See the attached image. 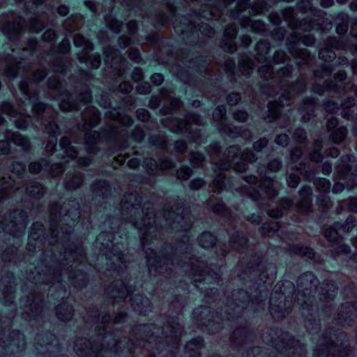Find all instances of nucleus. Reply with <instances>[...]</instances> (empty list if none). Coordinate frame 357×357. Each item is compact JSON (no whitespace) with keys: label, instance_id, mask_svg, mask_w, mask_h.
<instances>
[{"label":"nucleus","instance_id":"nucleus-32","mask_svg":"<svg viewBox=\"0 0 357 357\" xmlns=\"http://www.w3.org/2000/svg\"><path fill=\"white\" fill-rule=\"evenodd\" d=\"M277 295L278 294L276 292L271 295L270 298V312L274 317H284L285 312L282 311L281 307L275 304L276 301H275V298H278ZM278 296L279 299H282L283 298L282 294H278Z\"/></svg>","mask_w":357,"mask_h":357},{"label":"nucleus","instance_id":"nucleus-43","mask_svg":"<svg viewBox=\"0 0 357 357\" xmlns=\"http://www.w3.org/2000/svg\"><path fill=\"white\" fill-rule=\"evenodd\" d=\"M24 21L20 17L14 19L11 24H9V29L15 35L19 34L24 29Z\"/></svg>","mask_w":357,"mask_h":357},{"label":"nucleus","instance_id":"nucleus-29","mask_svg":"<svg viewBox=\"0 0 357 357\" xmlns=\"http://www.w3.org/2000/svg\"><path fill=\"white\" fill-rule=\"evenodd\" d=\"M73 314V310L70 305L64 303L56 307V316L58 319L62 321L70 320Z\"/></svg>","mask_w":357,"mask_h":357},{"label":"nucleus","instance_id":"nucleus-30","mask_svg":"<svg viewBox=\"0 0 357 357\" xmlns=\"http://www.w3.org/2000/svg\"><path fill=\"white\" fill-rule=\"evenodd\" d=\"M84 118L85 119L86 123L90 127H93L98 124L100 119V115L98 110L94 107H89L87 111L84 113Z\"/></svg>","mask_w":357,"mask_h":357},{"label":"nucleus","instance_id":"nucleus-49","mask_svg":"<svg viewBox=\"0 0 357 357\" xmlns=\"http://www.w3.org/2000/svg\"><path fill=\"white\" fill-rule=\"evenodd\" d=\"M293 251L296 254L306 257L309 259L313 258L314 255L313 250L311 248H307V247L303 248V247H298L296 245V246L294 247Z\"/></svg>","mask_w":357,"mask_h":357},{"label":"nucleus","instance_id":"nucleus-21","mask_svg":"<svg viewBox=\"0 0 357 357\" xmlns=\"http://www.w3.org/2000/svg\"><path fill=\"white\" fill-rule=\"evenodd\" d=\"M5 137L15 144L22 147L24 151H27L30 147V144L27 138L21 135L19 132H12L7 130L5 133Z\"/></svg>","mask_w":357,"mask_h":357},{"label":"nucleus","instance_id":"nucleus-19","mask_svg":"<svg viewBox=\"0 0 357 357\" xmlns=\"http://www.w3.org/2000/svg\"><path fill=\"white\" fill-rule=\"evenodd\" d=\"M45 126L46 131L51 135V139L48 140L45 149L47 152L52 153L54 152L56 146V139L55 137L59 134V127L52 121H50L47 124H45Z\"/></svg>","mask_w":357,"mask_h":357},{"label":"nucleus","instance_id":"nucleus-11","mask_svg":"<svg viewBox=\"0 0 357 357\" xmlns=\"http://www.w3.org/2000/svg\"><path fill=\"white\" fill-rule=\"evenodd\" d=\"M188 214V212H184L183 209L181 214L178 213H176L174 211H165L163 213V219L166 222V225H172L173 229H178V225H181V228L187 229L190 225L191 221L188 218H185V215Z\"/></svg>","mask_w":357,"mask_h":357},{"label":"nucleus","instance_id":"nucleus-54","mask_svg":"<svg viewBox=\"0 0 357 357\" xmlns=\"http://www.w3.org/2000/svg\"><path fill=\"white\" fill-rule=\"evenodd\" d=\"M226 114V109L224 106H218L213 112V118L218 122H222Z\"/></svg>","mask_w":357,"mask_h":357},{"label":"nucleus","instance_id":"nucleus-53","mask_svg":"<svg viewBox=\"0 0 357 357\" xmlns=\"http://www.w3.org/2000/svg\"><path fill=\"white\" fill-rule=\"evenodd\" d=\"M29 29L34 32L40 31L45 26L43 22L39 19H31L29 24Z\"/></svg>","mask_w":357,"mask_h":357},{"label":"nucleus","instance_id":"nucleus-18","mask_svg":"<svg viewBox=\"0 0 357 357\" xmlns=\"http://www.w3.org/2000/svg\"><path fill=\"white\" fill-rule=\"evenodd\" d=\"M259 186L264 189V192L270 198L276 196L279 189L278 183L268 177L261 178L259 181Z\"/></svg>","mask_w":357,"mask_h":357},{"label":"nucleus","instance_id":"nucleus-9","mask_svg":"<svg viewBox=\"0 0 357 357\" xmlns=\"http://www.w3.org/2000/svg\"><path fill=\"white\" fill-rule=\"evenodd\" d=\"M340 223L335 222L333 226L327 228L324 231V236L326 239L331 243H335L334 249L332 250V255L334 257L340 253H347L349 251V247L341 243L340 237L341 236Z\"/></svg>","mask_w":357,"mask_h":357},{"label":"nucleus","instance_id":"nucleus-42","mask_svg":"<svg viewBox=\"0 0 357 357\" xmlns=\"http://www.w3.org/2000/svg\"><path fill=\"white\" fill-rule=\"evenodd\" d=\"M247 238L238 232L236 236H232L231 237V246L238 250H240L241 248L245 247L247 244Z\"/></svg>","mask_w":357,"mask_h":357},{"label":"nucleus","instance_id":"nucleus-1","mask_svg":"<svg viewBox=\"0 0 357 357\" xmlns=\"http://www.w3.org/2000/svg\"><path fill=\"white\" fill-rule=\"evenodd\" d=\"M142 211L144 216L141 221H135L132 224L141 234V242L145 250L149 272L152 273L154 271L159 273H163L164 266L167 265L169 259L167 257L160 258L152 248L146 246L149 243V237L152 239L153 236H156V234H154L158 230L156 222H158L161 225L162 222L165 221L163 218L161 219L158 215L154 213L152 205L149 203L144 205ZM165 225H167L166 222H165Z\"/></svg>","mask_w":357,"mask_h":357},{"label":"nucleus","instance_id":"nucleus-41","mask_svg":"<svg viewBox=\"0 0 357 357\" xmlns=\"http://www.w3.org/2000/svg\"><path fill=\"white\" fill-rule=\"evenodd\" d=\"M126 318V314L120 313L119 316H116L114 319H111L110 316L106 315L102 317V322L104 325L103 326V331H106V328H109V325L110 324H117L123 321L124 319Z\"/></svg>","mask_w":357,"mask_h":357},{"label":"nucleus","instance_id":"nucleus-62","mask_svg":"<svg viewBox=\"0 0 357 357\" xmlns=\"http://www.w3.org/2000/svg\"><path fill=\"white\" fill-rule=\"evenodd\" d=\"M328 45L331 47L337 50L344 49L345 45L342 42L337 40L335 38H330L328 39Z\"/></svg>","mask_w":357,"mask_h":357},{"label":"nucleus","instance_id":"nucleus-28","mask_svg":"<svg viewBox=\"0 0 357 357\" xmlns=\"http://www.w3.org/2000/svg\"><path fill=\"white\" fill-rule=\"evenodd\" d=\"M117 285L115 284V287ZM132 292L131 287L126 286L123 282H121V287L115 288L112 290V296L117 301V299L122 298L124 302L127 301V299L130 296Z\"/></svg>","mask_w":357,"mask_h":357},{"label":"nucleus","instance_id":"nucleus-22","mask_svg":"<svg viewBox=\"0 0 357 357\" xmlns=\"http://www.w3.org/2000/svg\"><path fill=\"white\" fill-rule=\"evenodd\" d=\"M129 301L131 302L133 310L139 314L145 312L150 304L149 299L140 294H136L133 298H129Z\"/></svg>","mask_w":357,"mask_h":357},{"label":"nucleus","instance_id":"nucleus-55","mask_svg":"<svg viewBox=\"0 0 357 357\" xmlns=\"http://www.w3.org/2000/svg\"><path fill=\"white\" fill-rule=\"evenodd\" d=\"M170 328V335H167V337H169L171 338H174L175 341H177L178 337L181 335V326L179 324L176 323L175 326H171Z\"/></svg>","mask_w":357,"mask_h":357},{"label":"nucleus","instance_id":"nucleus-37","mask_svg":"<svg viewBox=\"0 0 357 357\" xmlns=\"http://www.w3.org/2000/svg\"><path fill=\"white\" fill-rule=\"evenodd\" d=\"M32 109L38 115H42L43 119L45 116L53 117L54 115V112L51 110V108L42 102L34 104L32 105Z\"/></svg>","mask_w":357,"mask_h":357},{"label":"nucleus","instance_id":"nucleus-61","mask_svg":"<svg viewBox=\"0 0 357 357\" xmlns=\"http://www.w3.org/2000/svg\"><path fill=\"white\" fill-rule=\"evenodd\" d=\"M144 164L149 172V174H154V171L158 168L156 161L151 158H148L144 160Z\"/></svg>","mask_w":357,"mask_h":357},{"label":"nucleus","instance_id":"nucleus-5","mask_svg":"<svg viewBox=\"0 0 357 357\" xmlns=\"http://www.w3.org/2000/svg\"><path fill=\"white\" fill-rule=\"evenodd\" d=\"M275 333L278 335V340L271 339L270 342L273 347H275L280 352H283L284 350L285 351L289 350V354L295 356L296 354L301 355L305 351L303 346L289 333L282 331H275Z\"/></svg>","mask_w":357,"mask_h":357},{"label":"nucleus","instance_id":"nucleus-64","mask_svg":"<svg viewBox=\"0 0 357 357\" xmlns=\"http://www.w3.org/2000/svg\"><path fill=\"white\" fill-rule=\"evenodd\" d=\"M287 184L291 188H296L297 187L298 183H299V177L295 174H291L287 179Z\"/></svg>","mask_w":357,"mask_h":357},{"label":"nucleus","instance_id":"nucleus-7","mask_svg":"<svg viewBox=\"0 0 357 357\" xmlns=\"http://www.w3.org/2000/svg\"><path fill=\"white\" fill-rule=\"evenodd\" d=\"M331 339V337H330ZM349 349L344 343L339 345L334 343L333 340H326V345H319L314 350L316 357H346L349 355Z\"/></svg>","mask_w":357,"mask_h":357},{"label":"nucleus","instance_id":"nucleus-36","mask_svg":"<svg viewBox=\"0 0 357 357\" xmlns=\"http://www.w3.org/2000/svg\"><path fill=\"white\" fill-rule=\"evenodd\" d=\"M99 134L95 131L87 132L85 135L86 148L89 153L96 152L94 145L96 144Z\"/></svg>","mask_w":357,"mask_h":357},{"label":"nucleus","instance_id":"nucleus-60","mask_svg":"<svg viewBox=\"0 0 357 357\" xmlns=\"http://www.w3.org/2000/svg\"><path fill=\"white\" fill-rule=\"evenodd\" d=\"M19 114L20 119L15 120V123L18 128L24 129L28 126L27 120L29 119V116H24L21 113Z\"/></svg>","mask_w":357,"mask_h":357},{"label":"nucleus","instance_id":"nucleus-39","mask_svg":"<svg viewBox=\"0 0 357 357\" xmlns=\"http://www.w3.org/2000/svg\"><path fill=\"white\" fill-rule=\"evenodd\" d=\"M215 237L209 232H204L199 239L200 245L204 248L212 247L215 244Z\"/></svg>","mask_w":357,"mask_h":357},{"label":"nucleus","instance_id":"nucleus-58","mask_svg":"<svg viewBox=\"0 0 357 357\" xmlns=\"http://www.w3.org/2000/svg\"><path fill=\"white\" fill-rule=\"evenodd\" d=\"M1 112L13 117H16L17 114V112L14 110L13 106L7 102H5L2 104Z\"/></svg>","mask_w":357,"mask_h":357},{"label":"nucleus","instance_id":"nucleus-6","mask_svg":"<svg viewBox=\"0 0 357 357\" xmlns=\"http://www.w3.org/2000/svg\"><path fill=\"white\" fill-rule=\"evenodd\" d=\"M202 125V119L195 114H188L184 121L177 119H165L163 124L174 132H187L190 130V124Z\"/></svg>","mask_w":357,"mask_h":357},{"label":"nucleus","instance_id":"nucleus-56","mask_svg":"<svg viewBox=\"0 0 357 357\" xmlns=\"http://www.w3.org/2000/svg\"><path fill=\"white\" fill-rule=\"evenodd\" d=\"M204 158V155L199 153H192L190 160L193 166L198 167L202 165Z\"/></svg>","mask_w":357,"mask_h":357},{"label":"nucleus","instance_id":"nucleus-25","mask_svg":"<svg viewBox=\"0 0 357 357\" xmlns=\"http://www.w3.org/2000/svg\"><path fill=\"white\" fill-rule=\"evenodd\" d=\"M202 346L203 339L200 337H196L186 344L185 353L189 357H200L199 351Z\"/></svg>","mask_w":357,"mask_h":357},{"label":"nucleus","instance_id":"nucleus-8","mask_svg":"<svg viewBox=\"0 0 357 357\" xmlns=\"http://www.w3.org/2000/svg\"><path fill=\"white\" fill-rule=\"evenodd\" d=\"M140 206L141 198L136 194L130 193L125 195L121 203L122 215L132 223L135 222L132 216L139 213Z\"/></svg>","mask_w":357,"mask_h":357},{"label":"nucleus","instance_id":"nucleus-10","mask_svg":"<svg viewBox=\"0 0 357 357\" xmlns=\"http://www.w3.org/2000/svg\"><path fill=\"white\" fill-rule=\"evenodd\" d=\"M262 299L258 297L250 299V296L248 295V292L244 290H240L238 291V296L236 301V307L234 309V312H240V309L250 308L254 311H257L258 309L255 307V305H259L261 307L264 305L262 303Z\"/></svg>","mask_w":357,"mask_h":357},{"label":"nucleus","instance_id":"nucleus-57","mask_svg":"<svg viewBox=\"0 0 357 357\" xmlns=\"http://www.w3.org/2000/svg\"><path fill=\"white\" fill-rule=\"evenodd\" d=\"M192 170L188 167H181L177 171V177L179 179L187 180L192 174Z\"/></svg>","mask_w":357,"mask_h":357},{"label":"nucleus","instance_id":"nucleus-59","mask_svg":"<svg viewBox=\"0 0 357 357\" xmlns=\"http://www.w3.org/2000/svg\"><path fill=\"white\" fill-rule=\"evenodd\" d=\"M43 165H47L45 160H42L41 162H32L29 165V169L31 173H38L43 168Z\"/></svg>","mask_w":357,"mask_h":357},{"label":"nucleus","instance_id":"nucleus-17","mask_svg":"<svg viewBox=\"0 0 357 357\" xmlns=\"http://www.w3.org/2000/svg\"><path fill=\"white\" fill-rule=\"evenodd\" d=\"M1 228L8 232H10L15 236H20L24 233L26 227V223L23 220L17 223L16 221H11L9 224H6L3 222H0Z\"/></svg>","mask_w":357,"mask_h":357},{"label":"nucleus","instance_id":"nucleus-50","mask_svg":"<svg viewBox=\"0 0 357 357\" xmlns=\"http://www.w3.org/2000/svg\"><path fill=\"white\" fill-rule=\"evenodd\" d=\"M356 225V219L353 216H349L347 218L344 223L340 224V229L343 232H349Z\"/></svg>","mask_w":357,"mask_h":357},{"label":"nucleus","instance_id":"nucleus-24","mask_svg":"<svg viewBox=\"0 0 357 357\" xmlns=\"http://www.w3.org/2000/svg\"><path fill=\"white\" fill-rule=\"evenodd\" d=\"M104 54L106 57V62L111 67L116 68V65L123 61V58L120 55L118 50L107 47L104 48Z\"/></svg>","mask_w":357,"mask_h":357},{"label":"nucleus","instance_id":"nucleus-63","mask_svg":"<svg viewBox=\"0 0 357 357\" xmlns=\"http://www.w3.org/2000/svg\"><path fill=\"white\" fill-rule=\"evenodd\" d=\"M59 107L61 110L64 112L72 111L74 109H77V106L68 101L63 100L59 103Z\"/></svg>","mask_w":357,"mask_h":357},{"label":"nucleus","instance_id":"nucleus-13","mask_svg":"<svg viewBox=\"0 0 357 357\" xmlns=\"http://www.w3.org/2000/svg\"><path fill=\"white\" fill-rule=\"evenodd\" d=\"M76 354L80 357H91L93 354L96 356V348L86 338H80L76 340L74 346Z\"/></svg>","mask_w":357,"mask_h":357},{"label":"nucleus","instance_id":"nucleus-31","mask_svg":"<svg viewBox=\"0 0 357 357\" xmlns=\"http://www.w3.org/2000/svg\"><path fill=\"white\" fill-rule=\"evenodd\" d=\"M337 22L336 31L338 34H344L348 30L349 16L347 14L339 13L335 19Z\"/></svg>","mask_w":357,"mask_h":357},{"label":"nucleus","instance_id":"nucleus-4","mask_svg":"<svg viewBox=\"0 0 357 357\" xmlns=\"http://www.w3.org/2000/svg\"><path fill=\"white\" fill-rule=\"evenodd\" d=\"M305 89V84L303 81H298L297 83L291 84L287 89H284V93L280 96L279 102H271L268 104V119L270 121L276 119L280 114V108L285 105H289V99L295 93H301Z\"/></svg>","mask_w":357,"mask_h":357},{"label":"nucleus","instance_id":"nucleus-26","mask_svg":"<svg viewBox=\"0 0 357 357\" xmlns=\"http://www.w3.org/2000/svg\"><path fill=\"white\" fill-rule=\"evenodd\" d=\"M298 283L303 289V291H312V287H316L317 278L312 273L307 272L299 277Z\"/></svg>","mask_w":357,"mask_h":357},{"label":"nucleus","instance_id":"nucleus-27","mask_svg":"<svg viewBox=\"0 0 357 357\" xmlns=\"http://www.w3.org/2000/svg\"><path fill=\"white\" fill-rule=\"evenodd\" d=\"M14 291L10 285L3 286V282L0 283V302L3 305H10L14 300Z\"/></svg>","mask_w":357,"mask_h":357},{"label":"nucleus","instance_id":"nucleus-52","mask_svg":"<svg viewBox=\"0 0 357 357\" xmlns=\"http://www.w3.org/2000/svg\"><path fill=\"white\" fill-rule=\"evenodd\" d=\"M316 185L317 190L323 193L328 192L331 188V183L326 178L319 179L316 183Z\"/></svg>","mask_w":357,"mask_h":357},{"label":"nucleus","instance_id":"nucleus-47","mask_svg":"<svg viewBox=\"0 0 357 357\" xmlns=\"http://www.w3.org/2000/svg\"><path fill=\"white\" fill-rule=\"evenodd\" d=\"M105 22L107 26L114 32L119 33L120 31L122 23L115 20L112 16H107L105 17Z\"/></svg>","mask_w":357,"mask_h":357},{"label":"nucleus","instance_id":"nucleus-12","mask_svg":"<svg viewBox=\"0 0 357 357\" xmlns=\"http://www.w3.org/2000/svg\"><path fill=\"white\" fill-rule=\"evenodd\" d=\"M74 248H69L64 252V259L66 262L63 263L64 266L69 265V267H77L79 263H81L85 257V252L82 245H74Z\"/></svg>","mask_w":357,"mask_h":357},{"label":"nucleus","instance_id":"nucleus-16","mask_svg":"<svg viewBox=\"0 0 357 357\" xmlns=\"http://www.w3.org/2000/svg\"><path fill=\"white\" fill-rule=\"evenodd\" d=\"M299 195L301 197V202L298 203L297 207L298 209L303 212L307 213L311 205V195H312V189L309 186H304L299 192Z\"/></svg>","mask_w":357,"mask_h":357},{"label":"nucleus","instance_id":"nucleus-33","mask_svg":"<svg viewBox=\"0 0 357 357\" xmlns=\"http://www.w3.org/2000/svg\"><path fill=\"white\" fill-rule=\"evenodd\" d=\"M13 336L12 340L6 345V347H8V349H11L12 351H14L13 347H17L20 349H24L25 340L24 335L19 331H16L13 333Z\"/></svg>","mask_w":357,"mask_h":357},{"label":"nucleus","instance_id":"nucleus-44","mask_svg":"<svg viewBox=\"0 0 357 357\" xmlns=\"http://www.w3.org/2000/svg\"><path fill=\"white\" fill-rule=\"evenodd\" d=\"M347 133L346 128L340 127L331 134L332 140L336 144L340 143L345 138Z\"/></svg>","mask_w":357,"mask_h":357},{"label":"nucleus","instance_id":"nucleus-35","mask_svg":"<svg viewBox=\"0 0 357 357\" xmlns=\"http://www.w3.org/2000/svg\"><path fill=\"white\" fill-rule=\"evenodd\" d=\"M314 107V100L313 98H307L303 101V105L301 109L302 112L306 111L305 114H303V119L307 122L310 120L311 116H313Z\"/></svg>","mask_w":357,"mask_h":357},{"label":"nucleus","instance_id":"nucleus-15","mask_svg":"<svg viewBox=\"0 0 357 357\" xmlns=\"http://www.w3.org/2000/svg\"><path fill=\"white\" fill-rule=\"evenodd\" d=\"M203 263L198 261V264L195 266L193 265V267L192 268V271L193 272L194 275H199L201 276L202 279H195V282H197V281H204L206 282H211V280H218L219 278L218 274L213 271H209V270H203Z\"/></svg>","mask_w":357,"mask_h":357},{"label":"nucleus","instance_id":"nucleus-48","mask_svg":"<svg viewBox=\"0 0 357 357\" xmlns=\"http://www.w3.org/2000/svg\"><path fill=\"white\" fill-rule=\"evenodd\" d=\"M321 149V143L317 141L314 144V151L310 154V158L312 161L318 162L323 159V156L320 154Z\"/></svg>","mask_w":357,"mask_h":357},{"label":"nucleus","instance_id":"nucleus-3","mask_svg":"<svg viewBox=\"0 0 357 357\" xmlns=\"http://www.w3.org/2000/svg\"><path fill=\"white\" fill-rule=\"evenodd\" d=\"M239 153V148L237 146H229L226 151L225 161H220L215 163V172L216 176L213 181V189L215 191H220L223 189H231L230 185H227L224 183L225 176L223 171L227 169L231 165V162L234 160L235 157H237Z\"/></svg>","mask_w":357,"mask_h":357},{"label":"nucleus","instance_id":"nucleus-51","mask_svg":"<svg viewBox=\"0 0 357 357\" xmlns=\"http://www.w3.org/2000/svg\"><path fill=\"white\" fill-rule=\"evenodd\" d=\"M319 57L326 61H328L335 57V52L328 47L322 48L319 52Z\"/></svg>","mask_w":357,"mask_h":357},{"label":"nucleus","instance_id":"nucleus-45","mask_svg":"<svg viewBox=\"0 0 357 357\" xmlns=\"http://www.w3.org/2000/svg\"><path fill=\"white\" fill-rule=\"evenodd\" d=\"M82 56H84L85 61H82V63H89L90 66L93 68H98L100 65V56L99 54H92L89 56L86 54H82Z\"/></svg>","mask_w":357,"mask_h":357},{"label":"nucleus","instance_id":"nucleus-38","mask_svg":"<svg viewBox=\"0 0 357 357\" xmlns=\"http://www.w3.org/2000/svg\"><path fill=\"white\" fill-rule=\"evenodd\" d=\"M82 20V17L80 15H72L65 21L64 27L69 32H71L79 27Z\"/></svg>","mask_w":357,"mask_h":357},{"label":"nucleus","instance_id":"nucleus-2","mask_svg":"<svg viewBox=\"0 0 357 357\" xmlns=\"http://www.w3.org/2000/svg\"><path fill=\"white\" fill-rule=\"evenodd\" d=\"M113 234L111 233H100L96 238L95 245L100 251L104 252L105 250H109V253L105 252L107 259L111 262V268L114 272L119 274L122 270V266L125 262L123 260V255L120 251L119 246L112 242Z\"/></svg>","mask_w":357,"mask_h":357},{"label":"nucleus","instance_id":"nucleus-14","mask_svg":"<svg viewBox=\"0 0 357 357\" xmlns=\"http://www.w3.org/2000/svg\"><path fill=\"white\" fill-rule=\"evenodd\" d=\"M237 35V28L235 24H229L225 30L224 40L222 43V47L225 51L233 52L236 50L234 39Z\"/></svg>","mask_w":357,"mask_h":357},{"label":"nucleus","instance_id":"nucleus-23","mask_svg":"<svg viewBox=\"0 0 357 357\" xmlns=\"http://www.w3.org/2000/svg\"><path fill=\"white\" fill-rule=\"evenodd\" d=\"M62 211H65L66 212L65 215L71 218L73 222L80 217L79 204L75 199L70 200L68 203L65 204L63 207L59 210V214L62 213Z\"/></svg>","mask_w":357,"mask_h":357},{"label":"nucleus","instance_id":"nucleus-34","mask_svg":"<svg viewBox=\"0 0 357 357\" xmlns=\"http://www.w3.org/2000/svg\"><path fill=\"white\" fill-rule=\"evenodd\" d=\"M59 145L64 151L67 157L73 159L77 155V151L74 146H70V142L68 137H62L60 140Z\"/></svg>","mask_w":357,"mask_h":357},{"label":"nucleus","instance_id":"nucleus-20","mask_svg":"<svg viewBox=\"0 0 357 357\" xmlns=\"http://www.w3.org/2000/svg\"><path fill=\"white\" fill-rule=\"evenodd\" d=\"M74 44L77 47H82L83 50L82 52L78 53V59L79 61H85L84 56H82V54H89L91 50H93V44L87 39H86L82 35L77 34L74 37Z\"/></svg>","mask_w":357,"mask_h":357},{"label":"nucleus","instance_id":"nucleus-46","mask_svg":"<svg viewBox=\"0 0 357 357\" xmlns=\"http://www.w3.org/2000/svg\"><path fill=\"white\" fill-rule=\"evenodd\" d=\"M26 192L31 197H40L44 194V188L40 184H36L28 187L26 189Z\"/></svg>","mask_w":357,"mask_h":357},{"label":"nucleus","instance_id":"nucleus-40","mask_svg":"<svg viewBox=\"0 0 357 357\" xmlns=\"http://www.w3.org/2000/svg\"><path fill=\"white\" fill-rule=\"evenodd\" d=\"M82 176L79 173H76L73 177L65 181V188L68 190H74L77 188L82 183Z\"/></svg>","mask_w":357,"mask_h":357}]
</instances>
